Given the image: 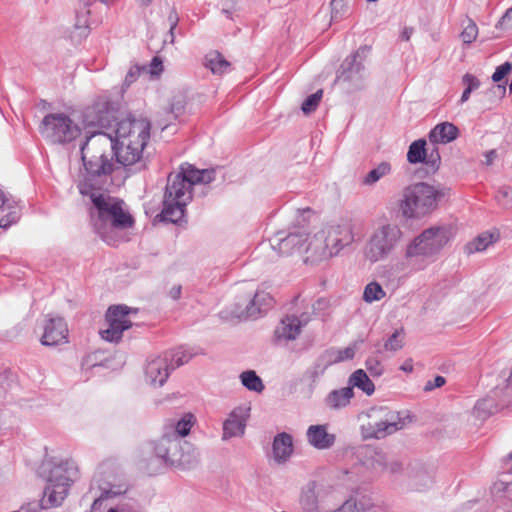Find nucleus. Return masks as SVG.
<instances>
[{"label":"nucleus","instance_id":"26","mask_svg":"<svg viewBox=\"0 0 512 512\" xmlns=\"http://www.w3.org/2000/svg\"><path fill=\"white\" fill-rule=\"evenodd\" d=\"M352 387H343L332 390L324 399L325 405L331 410H340L346 408L354 397Z\"/></svg>","mask_w":512,"mask_h":512},{"label":"nucleus","instance_id":"49","mask_svg":"<svg viewBox=\"0 0 512 512\" xmlns=\"http://www.w3.org/2000/svg\"><path fill=\"white\" fill-rule=\"evenodd\" d=\"M366 369L370 372V374L374 377H379L383 374L384 368L381 362L374 357H370L365 362Z\"/></svg>","mask_w":512,"mask_h":512},{"label":"nucleus","instance_id":"34","mask_svg":"<svg viewBox=\"0 0 512 512\" xmlns=\"http://www.w3.org/2000/svg\"><path fill=\"white\" fill-rule=\"evenodd\" d=\"M205 66L213 74H223L229 69L230 63L219 52L212 51L205 57Z\"/></svg>","mask_w":512,"mask_h":512},{"label":"nucleus","instance_id":"60","mask_svg":"<svg viewBox=\"0 0 512 512\" xmlns=\"http://www.w3.org/2000/svg\"><path fill=\"white\" fill-rule=\"evenodd\" d=\"M162 61L158 57H154L150 64V73L159 74L162 71Z\"/></svg>","mask_w":512,"mask_h":512},{"label":"nucleus","instance_id":"61","mask_svg":"<svg viewBox=\"0 0 512 512\" xmlns=\"http://www.w3.org/2000/svg\"><path fill=\"white\" fill-rule=\"evenodd\" d=\"M182 287L181 285H174L169 290V297L173 300H178L181 297Z\"/></svg>","mask_w":512,"mask_h":512},{"label":"nucleus","instance_id":"56","mask_svg":"<svg viewBox=\"0 0 512 512\" xmlns=\"http://www.w3.org/2000/svg\"><path fill=\"white\" fill-rule=\"evenodd\" d=\"M446 380L443 376H436L434 378V380H429L426 382L425 386H424V391L428 392V391H432L433 389L435 388H440L442 387L444 384H445Z\"/></svg>","mask_w":512,"mask_h":512},{"label":"nucleus","instance_id":"24","mask_svg":"<svg viewBox=\"0 0 512 512\" xmlns=\"http://www.w3.org/2000/svg\"><path fill=\"white\" fill-rule=\"evenodd\" d=\"M272 453L278 464L287 462L293 453L292 436L285 432L276 435L272 443Z\"/></svg>","mask_w":512,"mask_h":512},{"label":"nucleus","instance_id":"22","mask_svg":"<svg viewBox=\"0 0 512 512\" xmlns=\"http://www.w3.org/2000/svg\"><path fill=\"white\" fill-rule=\"evenodd\" d=\"M302 237L303 233H289L286 237H282V233L277 234L271 246L273 250L283 256H289L296 252L302 254Z\"/></svg>","mask_w":512,"mask_h":512},{"label":"nucleus","instance_id":"19","mask_svg":"<svg viewBox=\"0 0 512 512\" xmlns=\"http://www.w3.org/2000/svg\"><path fill=\"white\" fill-rule=\"evenodd\" d=\"M68 342V327L62 317H49L44 326L41 343L45 346H55Z\"/></svg>","mask_w":512,"mask_h":512},{"label":"nucleus","instance_id":"63","mask_svg":"<svg viewBox=\"0 0 512 512\" xmlns=\"http://www.w3.org/2000/svg\"><path fill=\"white\" fill-rule=\"evenodd\" d=\"M413 34V29L410 27H405L401 33V38L404 41H409Z\"/></svg>","mask_w":512,"mask_h":512},{"label":"nucleus","instance_id":"59","mask_svg":"<svg viewBox=\"0 0 512 512\" xmlns=\"http://www.w3.org/2000/svg\"><path fill=\"white\" fill-rule=\"evenodd\" d=\"M140 67L135 65L133 67H131L125 77V83H127L128 85L131 84L132 82H134L137 77L139 76L140 74Z\"/></svg>","mask_w":512,"mask_h":512},{"label":"nucleus","instance_id":"44","mask_svg":"<svg viewBox=\"0 0 512 512\" xmlns=\"http://www.w3.org/2000/svg\"><path fill=\"white\" fill-rule=\"evenodd\" d=\"M404 345V331L403 329L396 330L385 342L384 348L386 351L396 352Z\"/></svg>","mask_w":512,"mask_h":512},{"label":"nucleus","instance_id":"32","mask_svg":"<svg viewBox=\"0 0 512 512\" xmlns=\"http://www.w3.org/2000/svg\"><path fill=\"white\" fill-rule=\"evenodd\" d=\"M100 489L102 493L93 501L91 511L100 509L104 500L124 494L127 491V486L125 484H115L111 481H107L105 486H100Z\"/></svg>","mask_w":512,"mask_h":512},{"label":"nucleus","instance_id":"57","mask_svg":"<svg viewBox=\"0 0 512 512\" xmlns=\"http://www.w3.org/2000/svg\"><path fill=\"white\" fill-rule=\"evenodd\" d=\"M332 19H337L342 15L345 7L343 0H331Z\"/></svg>","mask_w":512,"mask_h":512},{"label":"nucleus","instance_id":"37","mask_svg":"<svg viewBox=\"0 0 512 512\" xmlns=\"http://www.w3.org/2000/svg\"><path fill=\"white\" fill-rule=\"evenodd\" d=\"M391 164L389 162H381L377 167L369 171L362 179V184L372 186L380 179L390 174Z\"/></svg>","mask_w":512,"mask_h":512},{"label":"nucleus","instance_id":"2","mask_svg":"<svg viewBox=\"0 0 512 512\" xmlns=\"http://www.w3.org/2000/svg\"><path fill=\"white\" fill-rule=\"evenodd\" d=\"M78 189L80 194L88 196L92 203L91 223L103 240H107L106 233L109 228L126 229L133 225L134 220L125 209L124 201L96 188L90 177L81 180Z\"/></svg>","mask_w":512,"mask_h":512},{"label":"nucleus","instance_id":"15","mask_svg":"<svg viewBox=\"0 0 512 512\" xmlns=\"http://www.w3.org/2000/svg\"><path fill=\"white\" fill-rule=\"evenodd\" d=\"M359 54L360 50L343 61L336 78V82L346 84L348 90H358L363 87L364 66L358 60Z\"/></svg>","mask_w":512,"mask_h":512},{"label":"nucleus","instance_id":"39","mask_svg":"<svg viewBox=\"0 0 512 512\" xmlns=\"http://www.w3.org/2000/svg\"><path fill=\"white\" fill-rule=\"evenodd\" d=\"M385 296H386L385 290L376 281H372V282L368 283L365 286L364 291H363V300L369 304L376 302V301H380Z\"/></svg>","mask_w":512,"mask_h":512},{"label":"nucleus","instance_id":"31","mask_svg":"<svg viewBox=\"0 0 512 512\" xmlns=\"http://www.w3.org/2000/svg\"><path fill=\"white\" fill-rule=\"evenodd\" d=\"M348 386L360 389L367 396H371L375 391V385L363 369H357L348 378Z\"/></svg>","mask_w":512,"mask_h":512},{"label":"nucleus","instance_id":"10","mask_svg":"<svg viewBox=\"0 0 512 512\" xmlns=\"http://www.w3.org/2000/svg\"><path fill=\"white\" fill-rule=\"evenodd\" d=\"M40 132L52 143L63 144L75 140L81 128L65 113H50L43 118Z\"/></svg>","mask_w":512,"mask_h":512},{"label":"nucleus","instance_id":"18","mask_svg":"<svg viewBox=\"0 0 512 512\" xmlns=\"http://www.w3.org/2000/svg\"><path fill=\"white\" fill-rule=\"evenodd\" d=\"M273 304V298L269 293L257 291L253 298L248 297L244 303L237 304L232 314L238 318L256 317L263 311H266Z\"/></svg>","mask_w":512,"mask_h":512},{"label":"nucleus","instance_id":"53","mask_svg":"<svg viewBox=\"0 0 512 512\" xmlns=\"http://www.w3.org/2000/svg\"><path fill=\"white\" fill-rule=\"evenodd\" d=\"M389 457L382 452H375L373 457V467L380 469L382 472H386L389 462Z\"/></svg>","mask_w":512,"mask_h":512},{"label":"nucleus","instance_id":"7","mask_svg":"<svg viewBox=\"0 0 512 512\" xmlns=\"http://www.w3.org/2000/svg\"><path fill=\"white\" fill-rule=\"evenodd\" d=\"M76 476L77 469L72 463L65 462L54 466L49 472L48 484L41 500L42 508L60 506Z\"/></svg>","mask_w":512,"mask_h":512},{"label":"nucleus","instance_id":"35","mask_svg":"<svg viewBox=\"0 0 512 512\" xmlns=\"http://www.w3.org/2000/svg\"><path fill=\"white\" fill-rule=\"evenodd\" d=\"M392 268L397 273L408 275L412 272L422 269V265L419 263V259L416 256L407 257V247L402 259L397 260Z\"/></svg>","mask_w":512,"mask_h":512},{"label":"nucleus","instance_id":"52","mask_svg":"<svg viewBox=\"0 0 512 512\" xmlns=\"http://www.w3.org/2000/svg\"><path fill=\"white\" fill-rule=\"evenodd\" d=\"M511 71H512V64L510 62H505L496 68L495 72L492 75V80L494 82H500Z\"/></svg>","mask_w":512,"mask_h":512},{"label":"nucleus","instance_id":"50","mask_svg":"<svg viewBox=\"0 0 512 512\" xmlns=\"http://www.w3.org/2000/svg\"><path fill=\"white\" fill-rule=\"evenodd\" d=\"M440 154L437 149H433L429 154L426 152V159L423 161L429 168V171L435 172L440 165Z\"/></svg>","mask_w":512,"mask_h":512},{"label":"nucleus","instance_id":"13","mask_svg":"<svg viewBox=\"0 0 512 512\" xmlns=\"http://www.w3.org/2000/svg\"><path fill=\"white\" fill-rule=\"evenodd\" d=\"M302 243V254L305 255V263L315 264L335 255L322 231L315 233L313 236L303 234Z\"/></svg>","mask_w":512,"mask_h":512},{"label":"nucleus","instance_id":"48","mask_svg":"<svg viewBox=\"0 0 512 512\" xmlns=\"http://www.w3.org/2000/svg\"><path fill=\"white\" fill-rule=\"evenodd\" d=\"M9 213L0 219V229H7L10 225L16 223L20 218V209L18 207H10Z\"/></svg>","mask_w":512,"mask_h":512},{"label":"nucleus","instance_id":"30","mask_svg":"<svg viewBox=\"0 0 512 512\" xmlns=\"http://www.w3.org/2000/svg\"><path fill=\"white\" fill-rule=\"evenodd\" d=\"M82 160L87 173L91 177L108 175L113 170V163L111 159H94L89 156H82Z\"/></svg>","mask_w":512,"mask_h":512},{"label":"nucleus","instance_id":"21","mask_svg":"<svg viewBox=\"0 0 512 512\" xmlns=\"http://www.w3.org/2000/svg\"><path fill=\"white\" fill-rule=\"evenodd\" d=\"M114 140V154L119 163L124 166H130L139 162L143 155V150L146 145L132 144L131 140L125 139L120 140L113 138Z\"/></svg>","mask_w":512,"mask_h":512},{"label":"nucleus","instance_id":"5","mask_svg":"<svg viewBox=\"0 0 512 512\" xmlns=\"http://www.w3.org/2000/svg\"><path fill=\"white\" fill-rule=\"evenodd\" d=\"M155 453L166 463L182 469H192L200 462L199 452L192 443L165 433L157 441Z\"/></svg>","mask_w":512,"mask_h":512},{"label":"nucleus","instance_id":"54","mask_svg":"<svg viewBox=\"0 0 512 512\" xmlns=\"http://www.w3.org/2000/svg\"><path fill=\"white\" fill-rule=\"evenodd\" d=\"M215 172L216 170L214 168L200 170L198 184H208L212 182L215 179Z\"/></svg>","mask_w":512,"mask_h":512},{"label":"nucleus","instance_id":"17","mask_svg":"<svg viewBox=\"0 0 512 512\" xmlns=\"http://www.w3.org/2000/svg\"><path fill=\"white\" fill-rule=\"evenodd\" d=\"M164 354L150 358L145 366V380L154 387H161L167 381L173 364L168 363Z\"/></svg>","mask_w":512,"mask_h":512},{"label":"nucleus","instance_id":"62","mask_svg":"<svg viewBox=\"0 0 512 512\" xmlns=\"http://www.w3.org/2000/svg\"><path fill=\"white\" fill-rule=\"evenodd\" d=\"M496 157H497L496 150H494V149L489 150L488 152L485 153V164L488 166L491 165Z\"/></svg>","mask_w":512,"mask_h":512},{"label":"nucleus","instance_id":"3","mask_svg":"<svg viewBox=\"0 0 512 512\" xmlns=\"http://www.w3.org/2000/svg\"><path fill=\"white\" fill-rule=\"evenodd\" d=\"M442 193L434 186L418 182L406 186L400 193L398 209L406 220H419L435 211Z\"/></svg>","mask_w":512,"mask_h":512},{"label":"nucleus","instance_id":"42","mask_svg":"<svg viewBox=\"0 0 512 512\" xmlns=\"http://www.w3.org/2000/svg\"><path fill=\"white\" fill-rule=\"evenodd\" d=\"M478 36V27L476 23L470 19L467 18L466 24L463 27V30L460 33V38L463 41L464 44H471L476 40Z\"/></svg>","mask_w":512,"mask_h":512},{"label":"nucleus","instance_id":"45","mask_svg":"<svg viewBox=\"0 0 512 512\" xmlns=\"http://www.w3.org/2000/svg\"><path fill=\"white\" fill-rule=\"evenodd\" d=\"M176 175L183 177V180H185L186 183H189V187L192 189L193 185L198 184L200 170L190 164H186L181 167V171Z\"/></svg>","mask_w":512,"mask_h":512},{"label":"nucleus","instance_id":"20","mask_svg":"<svg viewBox=\"0 0 512 512\" xmlns=\"http://www.w3.org/2000/svg\"><path fill=\"white\" fill-rule=\"evenodd\" d=\"M310 315L302 313L300 316L289 315L284 317L275 330L278 340H295L301 333L302 327L308 324Z\"/></svg>","mask_w":512,"mask_h":512},{"label":"nucleus","instance_id":"47","mask_svg":"<svg viewBox=\"0 0 512 512\" xmlns=\"http://www.w3.org/2000/svg\"><path fill=\"white\" fill-rule=\"evenodd\" d=\"M364 508L354 497H349L341 506L326 512H363Z\"/></svg>","mask_w":512,"mask_h":512},{"label":"nucleus","instance_id":"64","mask_svg":"<svg viewBox=\"0 0 512 512\" xmlns=\"http://www.w3.org/2000/svg\"><path fill=\"white\" fill-rule=\"evenodd\" d=\"M6 203H8V199L5 197L4 193L0 190V208L3 207Z\"/></svg>","mask_w":512,"mask_h":512},{"label":"nucleus","instance_id":"55","mask_svg":"<svg viewBox=\"0 0 512 512\" xmlns=\"http://www.w3.org/2000/svg\"><path fill=\"white\" fill-rule=\"evenodd\" d=\"M497 27L505 30L512 29V8L508 9L502 16L497 24Z\"/></svg>","mask_w":512,"mask_h":512},{"label":"nucleus","instance_id":"4","mask_svg":"<svg viewBox=\"0 0 512 512\" xmlns=\"http://www.w3.org/2000/svg\"><path fill=\"white\" fill-rule=\"evenodd\" d=\"M403 237L404 232L396 223L384 222L377 225L363 247L365 260L372 264L386 260L400 246Z\"/></svg>","mask_w":512,"mask_h":512},{"label":"nucleus","instance_id":"1","mask_svg":"<svg viewBox=\"0 0 512 512\" xmlns=\"http://www.w3.org/2000/svg\"><path fill=\"white\" fill-rule=\"evenodd\" d=\"M118 103L98 102L85 113L86 126H99L107 129L113 138L131 140L132 144L146 145L150 138V122L145 118L131 115L123 118Z\"/></svg>","mask_w":512,"mask_h":512},{"label":"nucleus","instance_id":"40","mask_svg":"<svg viewBox=\"0 0 512 512\" xmlns=\"http://www.w3.org/2000/svg\"><path fill=\"white\" fill-rule=\"evenodd\" d=\"M163 354L168 358V363L173 364V370L188 363L192 358V354L188 350H184L182 348L167 351Z\"/></svg>","mask_w":512,"mask_h":512},{"label":"nucleus","instance_id":"12","mask_svg":"<svg viewBox=\"0 0 512 512\" xmlns=\"http://www.w3.org/2000/svg\"><path fill=\"white\" fill-rule=\"evenodd\" d=\"M114 140L110 131H98L87 137L85 143L81 146L82 156H89L94 159H111L114 152Z\"/></svg>","mask_w":512,"mask_h":512},{"label":"nucleus","instance_id":"6","mask_svg":"<svg viewBox=\"0 0 512 512\" xmlns=\"http://www.w3.org/2000/svg\"><path fill=\"white\" fill-rule=\"evenodd\" d=\"M368 421L361 426L362 435L365 439H382L391 435L406 425L398 411L387 407H373L367 412Z\"/></svg>","mask_w":512,"mask_h":512},{"label":"nucleus","instance_id":"43","mask_svg":"<svg viewBox=\"0 0 512 512\" xmlns=\"http://www.w3.org/2000/svg\"><path fill=\"white\" fill-rule=\"evenodd\" d=\"M462 82L466 85V88L464 89L462 96L460 98L461 104L465 103L469 99L472 91L480 87V81L475 76L469 73H466L462 77Z\"/></svg>","mask_w":512,"mask_h":512},{"label":"nucleus","instance_id":"8","mask_svg":"<svg viewBox=\"0 0 512 512\" xmlns=\"http://www.w3.org/2000/svg\"><path fill=\"white\" fill-rule=\"evenodd\" d=\"M191 199L192 189L189 187V183L176 174L169 175L161 213L163 219L172 223L180 221L184 216L185 207Z\"/></svg>","mask_w":512,"mask_h":512},{"label":"nucleus","instance_id":"36","mask_svg":"<svg viewBox=\"0 0 512 512\" xmlns=\"http://www.w3.org/2000/svg\"><path fill=\"white\" fill-rule=\"evenodd\" d=\"M239 378L242 385L250 391L261 393L265 388L262 379L256 374L254 370H247L242 372Z\"/></svg>","mask_w":512,"mask_h":512},{"label":"nucleus","instance_id":"29","mask_svg":"<svg viewBox=\"0 0 512 512\" xmlns=\"http://www.w3.org/2000/svg\"><path fill=\"white\" fill-rule=\"evenodd\" d=\"M458 132V128L454 124L443 122L431 130L429 139L432 143L447 144L457 138Z\"/></svg>","mask_w":512,"mask_h":512},{"label":"nucleus","instance_id":"14","mask_svg":"<svg viewBox=\"0 0 512 512\" xmlns=\"http://www.w3.org/2000/svg\"><path fill=\"white\" fill-rule=\"evenodd\" d=\"M321 231L326 235V240L335 255L354 241L353 225L348 219L331 223Z\"/></svg>","mask_w":512,"mask_h":512},{"label":"nucleus","instance_id":"33","mask_svg":"<svg viewBox=\"0 0 512 512\" xmlns=\"http://www.w3.org/2000/svg\"><path fill=\"white\" fill-rule=\"evenodd\" d=\"M299 503L305 512H316L318 508V500L314 482L308 483L305 488H303Z\"/></svg>","mask_w":512,"mask_h":512},{"label":"nucleus","instance_id":"28","mask_svg":"<svg viewBox=\"0 0 512 512\" xmlns=\"http://www.w3.org/2000/svg\"><path fill=\"white\" fill-rule=\"evenodd\" d=\"M354 355H355L354 347H346L344 349L327 350L325 352V354L323 355V357H325L327 359L326 365L324 367H320L319 365L315 366L314 371L312 372L313 380H315L318 376L322 375L324 373L325 368L328 365L352 359L354 357Z\"/></svg>","mask_w":512,"mask_h":512},{"label":"nucleus","instance_id":"51","mask_svg":"<svg viewBox=\"0 0 512 512\" xmlns=\"http://www.w3.org/2000/svg\"><path fill=\"white\" fill-rule=\"evenodd\" d=\"M474 412L478 417H486L493 412L491 401L488 399L479 400L475 407Z\"/></svg>","mask_w":512,"mask_h":512},{"label":"nucleus","instance_id":"27","mask_svg":"<svg viewBox=\"0 0 512 512\" xmlns=\"http://www.w3.org/2000/svg\"><path fill=\"white\" fill-rule=\"evenodd\" d=\"M409 485L412 489L421 491L430 487L433 483V476L419 464H412L408 467Z\"/></svg>","mask_w":512,"mask_h":512},{"label":"nucleus","instance_id":"38","mask_svg":"<svg viewBox=\"0 0 512 512\" xmlns=\"http://www.w3.org/2000/svg\"><path fill=\"white\" fill-rule=\"evenodd\" d=\"M426 141L419 139L411 143L407 153V160L411 164L422 162L426 159Z\"/></svg>","mask_w":512,"mask_h":512},{"label":"nucleus","instance_id":"9","mask_svg":"<svg viewBox=\"0 0 512 512\" xmlns=\"http://www.w3.org/2000/svg\"><path fill=\"white\" fill-rule=\"evenodd\" d=\"M451 233L447 227H431L425 229L407 245V257L418 259L438 254L450 241Z\"/></svg>","mask_w":512,"mask_h":512},{"label":"nucleus","instance_id":"23","mask_svg":"<svg viewBox=\"0 0 512 512\" xmlns=\"http://www.w3.org/2000/svg\"><path fill=\"white\" fill-rule=\"evenodd\" d=\"M307 440L310 445L319 450H325L332 447L336 436L328 433L327 425H311L306 432Z\"/></svg>","mask_w":512,"mask_h":512},{"label":"nucleus","instance_id":"41","mask_svg":"<svg viewBox=\"0 0 512 512\" xmlns=\"http://www.w3.org/2000/svg\"><path fill=\"white\" fill-rule=\"evenodd\" d=\"M493 242V234L482 233L466 245V250L468 253L481 252L484 251Z\"/></svg>","mask_w":512,"mask_h":512},{"label":"nucleus","instance_id":"25","mask_svg":"<svg viewBox=\"0 0 512 512\" xmlns=\"http://www.w3.org/2000/svg\"><path fill=\"white\" fill-rule=\"evenodd\" d=\"M195 424V417L191 413L184 414L178 420H169L165 423L163 433L172 437L183 439L186 437L193 425Z\"/></svg>","mask_w":512,"mask_h":512},{"label":"nucleus","instance_id":"11","mask_svg":"<svg viewBox=\"0 0 512 512\" xmlns=\"http://www.w3.org/2000/svg\"><path fill=\"white\" fill-rule=\"evenodd\" d=\"M136 313L137 309L126 305L110 306L105 315L107 327L100 331L101 337L109 342H118L122 338L123 332L132 326L129 315Z\"/></svg>","mask_w":512,"mask_h":512},{"label":"nucleus","instance_id":"58","mask_svg":"<svg viewBox=\"0 0 512 512\" xmlns=\"http://www.w3.org/2000/svg\"><path fill=\"white\" fill-rule=\"evenodd\" d=\"M403 464L397 459H389L388 467L386 472L390 474H396L402 471Z\"/></svg>","mask_w":512,"mask_h":512},{"label":"nucleus","instance_id":"16","mask_svg":"<svg viewBox=\"0 0 512 512\" xmlns=\"http://www.w3.org/2000/svg\"><path fill=\"white\" fill-rule=\"evenodd\" d=\"M251 407L249 404L235 407L223 422L222 440L226 441L234 437H242L245 433L246 424L250 417Z\"/></svg>","mask_w":512,"mask_h":512},{"label":"nucleus","instance_id":"46","mask_svg":"<svg viewBox=\"0 0 512 512\" xmlns=\"http://www.w3.org/2000/svg\"><path fill=\"white\" fill-rule=\"evenodd\" d=\"M322 95L323 91L318 90L314 94L308 96L301 106L303 113L310 114L311 112H314L322 99Z\"/></svg>","mask_w":512,"mask_h":512}]
</instances>
